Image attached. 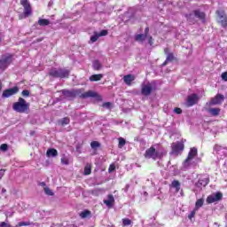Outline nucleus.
<instances>
[{"mask_svg":"<svg viewBox=\"0 0 227 227\" xmlns=\"http://www.w3.org/2000/svg\"><path fill=\"white\" fill-rule=\"evenodd\" d=\"M62 95L66 98H68L69 100L74 99V98H81L82 99L88 98H97L98 94L94 92L93 90H88L85 93H82V90H61Z\"/></svg>","mask_w":227,"mask_h":227,"instance_id":"nucleus-1","label":"nucleus"},{"mask_svg":"<svg viewBox=\"0 0 227 227\" xmlns=\"http://www.w3.org/2000/svg\"><path fill=\"white\" fill-rule=\"evenodd\" d=\"M12 109L19 114H28L30 104L27 103L23 98H19L18 102L12 104Z\"/></svg>","mask_w":227,"mask_h":227,"instance_id":"nucleus-2","label":"nucleus"},{"mask_svg":"<svg viewBox=\"0 0 227 227\" xmlns=\"http://www.w3.org/2000/svg\"><path fill=\"white\" fill-rule=\"evenodd\" d=\"M48 75L52 78H68L70 76V70L67 68H51Z\"/></svg>","mask_w":227,"mask_h":227,"instance_id":"nucleus-3","label":"nucleus"},{"mask_svg":"<svg viewBox=\"0 0 227 227\" xmlns=\"http://www.w3.org/2000/svg\"><path fill=\"white\" fill-rule=\"evenodd\" d=\"M20 4L24 7V12L22 14L19 15V20H25L28 17L32 16V6L30 4V2L28 0H20Z\"/></svg>","mask_w":227,"mask_h":227,"instance_id":"nucleus-4","label":"nucleus"},{"mask_svg":"<svg viewBox=\"0 0 227 227\" xmlns=\"http://www.w3.org/2000/svg\"><path fill=\"white\" fill-rule=\"evenodd\" d=\"M14 54L7 53L2 55L0 59V70L4 71L13 62Z\"/></svg>","mask_w":227,"mask_h":227,"instance_id":"nucleus-5","label":"nucleus"},{"mask_svg":"<svg viewBox=\"0 0 227 227\" xmlns=\"http://www.w3.org/2000/svg\"><path fill=\"white\" fill-rule=\"evenodd\" d=\"M144 156L145 159H152L153 160H156L157 159H161L163 157V155L160 152L156 151L153 146L145 150Z\"/></svg>","mask_w":227,"mask_h":227,"instance_id":"nucleus-6","label":"nucleus"},{"mask_svg":"<svg viewBox=\"0 0 227 227\" xmlns=\"http://www.w3.org/2000/svg\"><path fill=\"white\" fill-rule=\"evenodd\" d=\"M215 15H217L218 18V24L221 25L222 27L227 28V14L224 10L215 11Z\"/></svg>","mask_w":227,"mask_h":227,"instance_id":"nucleus-7","label":"nucleus"},{"mask_svg":"<svg viewBox=\"0 0 227 227\" xmlns=\"http://www.w3.org/2000/svg\"><path fill=\"white\" fill-rule=\"evenodd\" d=\"M184 150V142H176L171 144V154H174L175 156H178Z\"/></svg>","mask_w":227,"mask_h":227,"instance_id":"nucleus-8","label":"nucleus"},{"mask_svg":"<svg viewBox=\"0 0 227 227\" xmlns=\"http://www.w3.org/2000/svg\"><path fill=\"white\" fill-rule=\"evenodd\" d=\"M17 93H19L18 86H14L12 88H9V89H7L5 90H3L2 98H11L12 96L16 95Z\"/></svg>","mask_w":227,"mask_h":227,"instance_id":"nucleus-9","label":"nucleus"},{"mask_svg":"<svg viewBox=\"0 0 227 227\" xmlns=\"http://www.w3.org/2000/svg\"><path fill=\"white\" fill-rule=\"evenodd\" d=\"M200 101V97L196 93H193L187 97V106L192 107L194 105H197Z\"/></svg>","mask_w":227,"mask_h":227,"instance_id":"nucleus-10","label":"nucleus"},{"mask_svg":"<svg viewBox=\"0 0 227 227\" xmlns=\"http://www.w3.org/2000/svg\"><path fill=\"white\" fill-rule=\"evenodd\" d=\"M220 200H223V193L217 192L215 195H208L207 198H206V202H207V204H213Z\"/></svg>","mask_w":227,"mask_h":227,"instance_id":"nucleus-11","label":"nucleus"},{"mask_svg":"<svg viewBox=\"0 0 227 227\" xmlns=\"http://www.w3.org/2000/svg\"><path fill=\"white\" fill-rule=\"evenodd\" d=\"M223 100H224V96L222 94H217L211 98L209 105L210 106L221 105L223 104Z\"/></svg>","mask_w":227,"mask_h":227,"instance_id":"nucleus-12","label":"nucleus"},{"mask_svg":"<svg viewBox=\"0 0 227 227\" xmlns=\"http://www.w3.org/2000/svg\"><path fill=\"white\" fill-rule=\"evenodd\" d=\"M198 155V150L196 147H193L191 149V151H189V153H188V156H187V159L184 160V166H186V164L193 160L196 156Z\"/></svg>","mask_w":227,"mask_h":227,"instance_id":"nucleus-13","label":"nucleus"},{"mask_svg":"<svg viewBox=\"0 0 227 227\" xmlns=\"http://www.w3.org/2000/svg\"><path fill=\"white\" fill-rule=\"evenodd\" d=\"M153 90V89L152 88L151 83H148L147 85L142 86L141 94L144 95L145 97H148L151 95Z\"/></svg>","mask_w":227,"mask_h":227,"instance_id":"nucleus-14","label":"nucleus"},{"mask_svg":"<svg viewBox=\"0 0 227 227\" xmlns=\"http://www.w3.org/2000/svg\"><path fill=\"white\" fill-rule=\"evenodd\" d=\"M206 112L211 114L213 117H217L220 115L221 109L219 107H210L205 108Z\"/></svg>","mask_w":227,"mask_h":227,"instance_id":"nucleus-15","label":"nucleus"},{"mask_svg":"<svg viewBox=\"0 0 227 227\" xmlns=\"http://www.w3.org/2000/svg\"><path fill=\"white\" fill-rule=\"evenodd\" d=\"M208 183H210L209 178L199 179L198 182L195 183V186H197L198 188L206 187L208 184Z\"/></svg>","mask_w":227,"mask_h":227,"instance_id":"nucleus-16","label":"nucleus"},{"mask_svg":"<svg viewBox=\"0 0 227 227\" xmlns=\"http://www.w3.org/2000/svg\"><path fill=\"white\" fill-rule=\"evenodd\" d=\"M194 16L197 17L199 20H200L202 22H205V19L207 15L205 12H200V10H194L193 11Z\"/></svg>","mask_w":227,"mask_h":227,"instance_id":"nucleus-17","label":"nucleus"},{"mask_svg":"<svg viewBox=\"0 0 227 227\" xmlns=\"http://www.w3.org/2000/svg\"><path fill=\"white\" fill-rule=\"evenodd\" d=\"M122 81H124L126 85L130 86L131 82H133L135 81V76L133 74H126L122 78Z\"/></svg>","mask_w":227,"mask_h":227,"instance_id":"nucleus-18","label":"nucleus"},{"mask_svg":"<svg viewBox=\"0 0 227 227\" xmlns=\"http://www.w3.org/2000/svg\"><path fill=\"white\" fill-rule=\"evenodd\" d=\"M164 54L168 55L166 59L167 61L173 62L176 59V58L174 57V53L173 52L169 53V48L168 47L164 49Z\"/></svg>","mask_w":227,"mask_h":227,"instance_id":"nucleus-19","label":"nucleus"},{"mask_svg":"<svg viewBox=\"0 0 227 227\" xmlns=\"http://www.w3.org/2000/svg\"><path fill=\"white\" fill-rule=\"evenodd\" d=\"M102 78H104V74H92L90 77H89V81H90L91 82H95L101 81Z\"/></svg>","mask_w":227,"mask_h":227,"instance_id":"nucleus-20","label":"nucleus"},{"mask_svg":"<svg viewBox=\"0 0 227 227\" xmlns=\"http://www.w3.org/2000/svg\"><path fill=\"white\" fill-rule=\"evenodd\" d=\"M58 156V151L57 149H54V148H51V149H48L46 151V157L48 158H54V157H57Z\"/></svg>","mask_w":227,"mask_h":227,"instance_id":"nucleus-21","label":"nucleus"},{"mask_svg":"<svg viewBox=\"0 0 227 227\" xmlns=\"http://www.w3.org/2000/svg\"><path fill=\"white\" fill-rule=\"evenodd\" d=\"M147 36L148 35H143V34L136 35H135V42H138V43H144V42H145V40H146Z\"/></svg>","mask_w":227,"mask_h":227,"instance_id":"nucleus-22","label":"nucleus"},{"mask_svg":"<svg viewBox=\"0 0 227 227\" xmlns=\"http://www.w3.org/2000/svg\"><path fill=\"white\" fill-rule=\"evenodd\" d=\"M114 203V198L113 194H109L108 195V200H104V204L107 207H112Z\"/></svg>","mask_w":227,"mask_h":227,"instance_id":"nucleus-23","label":"nucleus"},{"mask_svg":"<svg viewBox=\"0 0 227 227\" xmlns=\"http://www.w3.org/2000/svg\"><path fill=\"white\" fill-rule=\"evenodd\" d=\"M180 186H181V184L177 180L172 181V183L170 184V187L175 188L176 192H180Z\"/></svg>","mask_w":227,"mask_h":227,"instance_id":"nucleus-24","label":"nucleus"},{"mask_svg":"<svg viewBox=\"0 0 227 227\" xmlns=\"http://www.w3.org/2000/svg\"><path fill=\"white\" fill-rule=\"evenodd\" d=\"M59 124H60L62 127H65L67 125L70 124V118L69 117H64L61 120H59Z\"/></svg>","mask_w":227,"mask_h":227,"instance_id":"nucleus-25","label":"nucleus"},{"mask_svg":"<svg viewBox=\"0 0 227 227\" xmlns=\"http://www.w3.org/2000/svg\"><path fill=\"white\" fill-rule=\"evenodd\" d=\"M102 67V65L100 63L99 60H95L94 62H92V68L96 71L100 70Z\"/></svg>","mask_w":227,"mask_h":227,"instance_id":"nucleus-26","label":"nucleus"},{"mask_svg":"<svg viewBox=\"0 0 227 227\" xmlns=\"http://www.w3.org/2000/svg\"><path fill=\"white\" fill-rule=\"evenodd\" d=\"M38 24L41 27H47L49 24H51V21H49V20L41 19L38 20Z\"/></svg>","mask_w":227,"mask_h":227,"instance_id":"nucleus-27","label":"nucleus"},{"mask_svg":"<svg viewBox=\"0 0 227 227\" xmlns=\"http://www.w3.org/2000/svg\"><path fill=\"white\" fill-rule=\"evenodd\" d=\"M203 205H204V200H203V199H199V200H197V202H195V207H194V209H195V210H198V209H200L201 207H203Z\"/></svg>","mask_w":227,"mask_h":227,"instance_id":"nucleus-28","label":"nucleus"},{"mask_svg":"<svg viewBox=\"0 0 227 227\" xmlns=\"http://www.w3.org/2000/svg\"><path fill=\"white\" fill-rule=\"evenodd\" d=\"M90 215H91V212L88 209H85L79 215L81 216L82 219H85V218L90 216Z\"/></svg>","mask_w":227,"mask_h":227,"instance_id":"nucleus-29","label":"nucleus"},{"mask_svg":"<svg viewBox=\"0 0 227 227\" xmlns=\"http://www.w3.org/2000/svg\"><path fill=\"white\" fill-rule=\"evenodd\" d=\"M121 222L122 227L130 226L133 223L129 218H122Z\"/></svg>","mask_w":227,"mask_h":227,"instance_id":"nucleus-30","label":"nucleus"},{"mask_svg":"<svg viewBox=\"0 0 227 227\" xmlns=\"http://www.w3.org/2000/svg\"><path fill=\"white\" fill-rule=\"evenodd\" d=\"M193 15L192 13H189V14H185L184 17H185V20H187V21L191 24H195V20L193 18H192Z\"/></svg>","mask_w":227,"mask_h":227,"instance_id":"nucleus-31","label":"nucleus"},{"mask_svg":"<svg viewBox=\"0 0 227 227\" xmlns=\"http://www.w3.org/2000/svg\"><path fill=\"white\" fill-rule=\"evenodd\" d=\"M118 140H119L118 147L122 148L126 144L125 139L123 137H119Z\"/></svg>","mask_w":227,"mask_h":227,"instance_id":"nucleus-32","label":"nucleus"},{"mask_svg":"<svg viewBox=\"0 0 227 227\" xmlns=\"http://www.w3.org/2000/svg\"><path fill=\"white\" fill-rule=\"evenodd\" d=\"M61 163H62V165L68 166L70 161L67 156H64L61 158Z\"/></svg>","mask_w":227,"mask_h":227,"instance_id":"nucleus-33","label":"nucleus"},{"mask_svg":"<svg viewBox=\"0 0 227 227\" xmlns=\"http://www.w3.org/2000/svg\"><path fill=\"white\" fill-rule=\"evenodd\" d=\"M44 193L48 196H54V192L48 187H44Z\"/></svg>","mask_w":227,"mask_h":227,"instance_id":"nucleus-34","label":"nucleus"},{"mask_svg":"<svg viewBox=\"0 0 227 227\" xmlns=\"http://www.w3.org/2000/svg\"><path fill=\"white\" fill-rule=\"evenodd\" d=\"M90 146L92 149L98 148V147H100V143L97 142V141H92L90 143Z\"/></svg>","mask_w":227,"mask_h":227,"instance_id":"nucleus-35","label":"nucleus"},{"mask_svg":"<svg viewBox=\"0 0 227 227\" xmlns=\"http://www.w3.org/2000/svg\"><path fill=\"white\" fill-rule=\"evenodd\" d=\"M29 225H30L29 222H19V223L16 224V227L29 226Z\"/></svg>","mask_w":227,"mask_h":227,"instance_id":"nucleus-36","label":"nucleus"},{"mask_svg":"<svg viewBox=\"0 0 227 227\" xmlns=\"http://www.w3.org/2000/svg\"><path fill=\"white\" fill-rule=\"evenodd\" d=\"M98 36H106L108 35V31L106 29H103L101 30V32H99V34H96Z\"/></svg>","mask_w":227,"mask_h":227,"instance_id":"nucleus-37","label":"nucleus"},{"mask_svg":"<svg viewBox=\"0 0 227 227\" xmlns=\"http://www.w3.org/2000/svg\"><path fill=\"white\" fill-rule=\"evenodd\" d=\"M198 209H193V211L191 212V214L188 215V219L192 220L194 216H196V212Z\"/></svg>","mask_w":227,"mask_h":227,"instance_id":"nucleus-38","label":"nucleus"},{"mask_svg":"<svg viewBox=\"0 0 227 227\" xmlns=\"http://www.w3.org/2000/svg\"><path fill=\"white\" fill-rule=\"evenodd\" d=\"M90 174H91L90 167H89V166L85 167V168H84V175L85 176H90Z\"/></svg>","mask_w":227,"mask_h":227,"instance_id":"nucleus-39","label":"nucleus"},{"mask_svg":"<svg viewBox=\"0 0 227 227\" xmlns=\"http://www.w3.org/2000/svg\"><path fill=\"white\" fill-rule=\"evenodd\" d=\"M100 37V35H94L90 37V42L91 43H95V42H98V39Z\"/></svg>","mask_w":227,"mask_h":227,"instance_id":"nucleus-40","label":"nucleus"},{"mask_svg":"<svg viewBox=\"0 0 227 227\" xmlns=\"http://www.w3.org/2000/svg\"><path fill=\"white\" fill-rule=\"evenodd\" d=\"M0 150L3 152L8 151V145L7 144H2L0 146Z\"/></svg>","mask_w":227,"mask_h":227,"instance_id":"nucleus-41","label":"nucleus"},{"mask_svg":"<svg viewBox=\"0 0 227 227\" xmlns=\"http://www.w3.org/2000/svg\"><path fill=\"white\" fill-rule=\"evenodd\" d=\"M21 95L26 98H28L30 96V91L27 90H22Z\"/></svg>","mask_w":227,"mask_h":227,"instance_id":"nucleus-42","label":"nucleus"},{"mask_svg":"<svg viewBox=\"0 0 227 227\" xmlns=\"http://www.w3.org/2000/svg\"><path fill=\"white\" fill-rule=\"evenodd\" d=\"M114 170H116V166H114V164L109 165L108 172H109V173H112V172H114Z\"/></svg>","mask_w":227,"mask_h":227,"instance_id":"nucleus-43","label":"nucleus"},{"mask_svg":"<svg viewBox=\"0 0 227 227\" xmlns=\"http://www.w3.org/2000/svg\"><path fill=\"white\" fill-rule=\"evenodd\" d=\"M111 106H112V103H110V102H106V103L102 104V107H106L107 109H110Z\"/></svg>","mask_w":227,"mask_h":227,"instance_id":"nucleus-44","label":"nucleus"},{"mask_svg":"<svg viewBox=\"0 0 227 227\" xmlns=\"http://www.w3.org/2000/svg\"><path fill=\"white\" fill-rule=\"evenodd\" d=\"M174 113H175L176 114H182V110H181L180 107H175V108H174Z\"/></svg>","mask_w":227,"mask_h":227,"instance_id":"nucleus-45","label":"nucleus"},{"mask_svg":"<svg viewBox=\"0 0 227 227\" xmlns=\"http://www.w3.org/2000/svg\"><path fill=\"white\" fill-rule=\"evenodd\" d=\"M221 78H222V80H223L224 82H227V72L222 73Z\"/></svg>","mask_w":227,"mask_h":227,"instance_id":"nucleus-46","label":"nucleus"},{"mask_svg":"<svg viewBox=\"0 0 227 227\" xmlns=\"http://www.w3.org/2000/svg\"><path fill=\"white\" fill-rule=\"evenodd\" d=\"M148 43H149V45H151V46L153 45V37H152V36H149V37H148Z\"/></svg>","mask_w":227,"mask_h":227,"instance_id":"nucleus-47","label":"nucleus"},{"mask_svg":"<svg viewBox=\"0 0 227 227\" xmlns=\"http://www.w3.org/2000/svg\"><path fill=\"white\" fill-rule=\"evenodd\" d=\"M0 226H1V227H12L11 224H8V223H5V222H1Z\"/></svg>","mask_w":227,"mask_h":227,"instance_id":"nucleus-48","label":"nucleus"},{"mask_svg":"<svg viewBox=\"0 0 227 227\" xmlns=\"http://www.w3.org/2000/svg\"><path fill=\"white\" fill-rule=\"evenodd\" d=\"M149 32H150V27H145L144 35H148Z\"/></svg>","mask_w":227,"mask_h":227,"instance_id":"nucleus-49","label":"nucleus"},{"mask_svg":"<svg viewBox=\"0 0 227 227\" xmlns=\"http://www.w3.org/2000/svg\"><path fill=\"white\" fill-rule=\"evenodd\" d=\"M170 61L165 60L164 62H162L161 67H165L168 65V63H169Z\"/></svg>","mask_w":227,"mask_h":227,"instance_id":"nucleus-50","label":"nucleus"},{"mask_svg":"<svg viewBox=\"0 0 227 227\" xmlns=\"http://www.w3.org/2000/svg\"><path fill=\"white\" fill-rule=\"evenodd\" d=\"M43 41V38H38V39H35V43H41Z\"/></svg>","mask_w":227,"mask_h":227,"instance_id":"nucleus-51","label":"nucleus"},{"mask_svg":"<svg viewBox=\"0 0 227 227\" xmlns=\"http://www.w3.org/2000/svg\"><path fill=\"white\" fill-rule=\"evenodd\" d=\"M39 185H41V187H47L44 182L39 183Z\"/></svg>","mask_w":227,"mask_h":227,"instance_id":"nucleus-52","label":"nucleus"},{"mask_svg":"<svg viewBox=\"0 0 227 227\" xmlns=\"http://www.w3.org/2000/svg\"><path fill=\"white\" fill-rule=\"evenodd\" d=\"M6 192V190L5 189H2V192Z\"/></svg>","mask_w":227,"mask_h":227,"instance_id":"nucleus-53","label":"nucleus"}]
</instances>
